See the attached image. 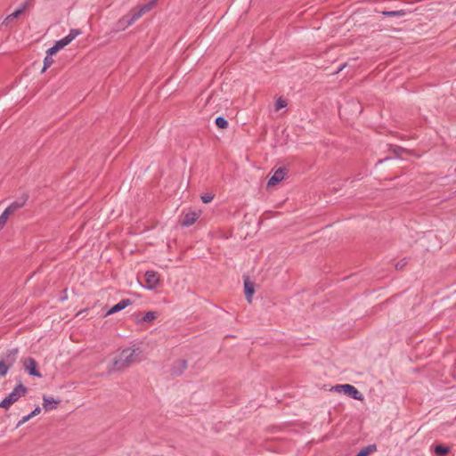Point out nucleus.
I'll list each match as a JSON object with an SVG mask.
<instances>
[{"label":"nucleus","mask_w":456,"mask_h":456,"mask_svg":"<svg viewBox=\"0 0 456 456\" xmlns=\"http://www.w3.org/2000/svg\"><path fill=\"white\" fill-rule=\"evenodd\" d=\"M407 264V262L405 260H402L400 262H398L396 265H395V268L397 270H401L403 268V266Z\"/></svg>","instance_id":"nucleus-30"},{"label":"nucleus","mask_w":456,"mask_h":456,"mask_svg":"<svg viewBox=\"0 0 456 456\" xmlns=\"http://www.w3.org/2000/svg\"><path fill=\"white\" fill-rule=\"evenodd\" d=\"M244 290H245V295H246L247 300L249 303H251L252 297L255 292L254 284L249 282L248 281H244Z\"/></svg>","instance_id":"nucleus-15"},{"label":"nucleus","mask_w":456,"mask_h":456,"mask_svg":"<svg viewBox=\"0 0 456 456\" xmlns=\"http://www.w3.org/2000/svg\"><path fill=\"white\" fill-rule=\"evenodd\" d=\"M144 278L146 284L142 286L150 290L154 289L159 281V274L151 270L145 272Z\"/></svg>","instance_id":"nucleus-4"},{"label":"nucleus","mask_w":456,"mask_h":456,"mask_svg":"<svg viewBox=\"0 0 456 456\" xmlns=\"http://www.w3.org/2000/svg\"><path fill=\"white\" fill-rule=\"evenodd\" d=\"M217 127L224 129L228 126V121L224 117H217L215 119Z\"/></svg>","instance_id":"nucleus-21"},{"label":"nucleus","mask_w":456,"mask_h":456,"mask_svg":"<svg viewBox=\"0 0 456 456\" xmlns=\"http://www.w3.org/2000/svg\"><path fill=\"white\" fill-rule=\"evenodd\" d=\"M159 316L158 312L149 311L147 312L141 319H136V323L140 324L141 322H152Z\"/></svg>","instance_id":"nucleus-13"},{"label":"nucleus","mask_w":456,"mask_h":456,"mask_svg":"<svg viewBox=\"0 0 456 456\" xmlns=\"http://www.w3.org/2000/svg\"><path fill=\"white\" fill-rule=\"evenodd\" d=\"M355 456H359V454L357 453Z\"/></svg>","instance_id":"nucleus-35"},{"label":"nucleus","mask_w":456,"mask_h":456,"mask_svg":"<svg viewBox=\"0 0 456 456\" xmlns=\"http://www.w3.org/2000/svg\"><path fill=\"white\" fill-rule=\"evenodd\" d=\"M382 14L390 17H403L406 14V12L404 10L385 11L382 12Z\"/></svg>","instance_id":"nucleus-18"},{"label":"nucleus","mask_w":456,"mask_h":456,"mask_svg":"<svg viewBox=\"0 0 456 456\" xmlns=\"http://www.w3.org/2000/svg\"><path fill=\"white\" fill-rule=\"evenodd\" d=\"M43 408L45 411H52L55 409L57 407V404L60 403L59 400H55L53 397H47L45 395L43 397Z\"/></svg>","instance_id":"nucleus-12"},{"label":"nucleus","mask_w":456,"mask_h":456,"mask_svg":"<svg viewBox=\"0 0 456 456\" xmlns=\"http://www.w3.org/2000/svg\"><path fill=\"white\" fill-rule=\"evenodd\" d=\"M30 419V416H24L17 424V428L20 427L21 425H23L24 423H26L27 421H28Z\"/></svg>","instance_id":"nucleus-29"},{"label":"nucleus","mask_w":456,"mask_h":456,"mask_svg":"<svg viewBox=\"0 0 456 456\" xmlns=\"http://www.w3.org/2000/svg\"><path fill=\"white\" fill-rule=\"evenodd\" d=\"M198 218H199L198 213H196L194 211L188 212L183 216V219L182 221V225L185 226V227H189V226L192 225L197 221Z\"/></svg>","instance_id":"nucleus-10"},{"label":"nucleus","mask_w":456,"mask_h":456,"mask_svg":"<svg viewBox=\"0 0 456 456\" xmlns=\"http://www.w3.org/2000/svg\"><path fill=\"white\" fill-rule=\"evenodd\" d=\"M141 351L138 347H128L122 350L118 359H116L111 367L109 368V372L121 370L127 368L132 363L138 360Z\"/></svg>","instance_id":"nucleus-1"},{"label":"nucleus","mask_w":456,"mask_h":456,"mask_svg":"<svg viewBox=\"0 0 456 456\" xmlns=\"http://www.w3.org/2000/svg\"><path fill=\"white\" fill-rule=\"evenodd\" d=\"M26 200H19L11 203L5 209L11 214H14L17 210L21 208L25 204Z\"/></svg>","instance_id":"nucleus-14"},{"label":"nucleus","mask_w":456,"mask_h":456,"mask_svg":"<svg viewBox=\"0 0 456 456\" xmlns=\"http://www.w3.org/2000/svg\"><path fill=\"white\" fill-rule=\"evenodd\" d=\"M331 390L343 393L349 397L358 401L363 400V395L353 385L350 384L337 385L334 386Z\"/></svg>","instance_id":"nucleus-3"},{"label":"nucleus","mask_w":456,"mask_h":456,"mask_svg":"<svg viewBox=\"0 0 456 456\" xmlns=\"http://www.w3.org/2000/svg\"><path fill=\"white\" fill-rule=\"evenodd\" d=\"M157 0H151L148 4H145L140 6L138 9L132 10L131 12L135 17L136 20L140 19L144 13L152 9V7L156 4Z\"/></svg>","instance_id":"nucleus-8"},{"label":"nucleus","mask_w":456,"mask_h":456,"mask_svg":"<svg viewBox=\"0 0 456 456\" xmlns=\"http://www.w3.org/2000/svg\"><path fill=\"white\" fill-rule=\"evenodd\" d=\"M10 216H11V214L6 209H4V212L1 214V216H0V230H2L4 227Z\"/></svg>","instance_id":"nucleus-22"},{"label":"nucleus","mask_w":456,"mask_h":456,"mask_svg":"<svg viewBox=\"0 0 456 456\" xmlns=\"http://www.w3.org/2000/svg\"><path fill=\"white\" fill-rule=\"evenodd\" d=\"M213 199L214 195L210 193L204 194L201 196V200L203 201V203H209L213 200Z\"/></svg>","instance_id":"nucleus-27"},{"label":"nucleus","mask_w":456,"mask_h":456,"mask_svg":"<svg viewBox=\"0 0 456 456\" xmlns=\"http://www.w3.org/2000/svg\"><path fill=\"white\" fill-rule=\"evenodd\" d=\"M285 175V168L279 167L268 180L267 186L276 185L278 183L281 182L284 179Z\"/></svg>","instance_id":"nucleus-7"},{"label":"nucleus","mask_w":456,"mask_h":456,"mask_svg":"<svg viewBox=\"0 0 456 456\" xmlns=\"http://www.w3.org/2000/svg\"><path fill=\"white\" fill-rule=\"evenodd\" d=\"M8 369L9 366L7 364H5L4 362H0V377L5 376Z\"/></svg>","instance_id":"nucleus-26"},{"label":"nucleus","mask_w":456,"mask_h":456,"mask_svg":"<svg viewBox=\"0 0 456 456\" xmlns=\"http://www.w3.org/2000/svg\"><path fill=\"white\" fill-rule=\"evenodd\" d=\"M28 416H30V419H31L32 417H34V414L32 412H30L29 414H28Z\"/></svg>","instance_id":"nucleus-33"},{"label":"nucleus","mask_w":456,"mask_h":456,"mask_svg":"<svg viewBox=\"0 0 456 456\" xmlns=\"http://www.w3.org/2000/svg\"><path fill=\"white\" fill-rule=\"evenodd\" d=\"M287 106V102L282 98H278L275 102V110H279Z\"/></svg>","instance_id":"nucleus-25"},{"label":"nucleus","mask_w":456,"mask_h":456,"mask_svg":"<svg viewBox=\"0 0 456 456\" xmlns=\"http://www.w3.org/2000/svg\"><path fill=\"white\" fill-rule=\"evenodd\" d=\"M57 52H59L58 48H56V46L53 45L52 47H50L47 51H46V54L49 55V56H53V54H55Z\"/></svg>","instance_id":"nucleus-28"},{"label":"nucleus","mask_w":456,"mask_h":456,"mask_svg":"<svg viewBox=\"0 0 456 456\" xmlns=\"http://www.w3.org/2000/svg\"><path fill=\"white\" fill-rule=\"evenodd\" d=\"M17 354H18V349H12L10 351L9 355L12 356V359H14L16 357Z\"/></svg>","instance_id":"nucleus-31"},{"label":"nucleus","mask_w":456,"mask_h":456,"mask_svg":"<svg viewBox=\"0 0 456 456\" xmlns=\"http://www.w3.org/2000/svg\"><path fill=\"white\" fill-rule=\"evenodd\" d=\"M25 9L26 4H23V6L20 7L19 9L12 12L10 15H8L5 19V22H8L9 20L16 19L19 16H20L24 12Z\"/></svg>","instance_id":"nucleus-16"},{"label":"nucleus","mask_w":456,"mask_h":456,"mask_svg":"<svg viewBox=\"0 0 456 456\" xmlns=\"http://www.w3.org/2000/svg\"><path fill=\"white\" fill-rule=\"evenodd\" d=\"M41 411V409L39 407H37L34 411L31 412L34 414V416L37 415Z\"/></svg>","instance_id":"nucleus-32"},{"label":"nucleus","mask_w":456,"mask_h":456,"mask_svg":"<svg viewBox=\"0 0 456 456\" xmlns=\"http://www.w3.org/2000/svg\"><path fill=\"white\" fill-rule=\"evenodd\" d=\"M25 370L28 372L29 375L34 377L41 378V373L37 370V363L36 360L32 357L27 358L23 362Z\"/></svg>","instance_id":"nucleus-6"},{"label":"nucleus","mask_w":456,"mask_h":456,"mask_svg":"<svg viewBox=\"0 0 456 456\" xmlns=\"http://www.w3.org/2000/svg\"><path fill=\"white\" fill-rule=\"evenodd\" d=\"M377 450V447L375 444H370L364 448H362L359 452V456H368L370 455V453L376 452Z\"/></svg>","instance_id":"nucleus-17"},{"label":"nucleus","mask_w":456,"mask_h":456,"mask_svg":"<svg viewBox=\"0 0 456 456\" xmlns=\"http://www.w3.org/2000/svg\"><path fill=\"white\" fill-rule=\"evenodd\" d=\"M187 368V362L185 360H178L173 365L171 371L174 375L181 374Z\"/></svg>","instance_id":"nucleus-11"},{"label":"nucleus","mask_w":456,"mask_h":456,"mask_svg":"<svg viewBox=\"0 0 456 456\" xmlns=\"http://www.w3.org/2000/svg\"><path fill=\"white\" fill-rule=\"evenodd\" d=\"M449 452H450L449 447L444 446V445H442V444H437V445H436V447H435V452H436V455H438V456H444V455H446Z\"/></svg>","instance_id":"nucleus-19"},{"label":"nucleus","mask_w":456,"mask_h":456,"mask_svg":"<svg viewBox=\"0 0 456 456\" xmlns=\"http://www.w3.org/2000/svg\"><path fill=\"white\" fill-rule=\"evenodd\" d=\"M53 62V57L46 54L44 59V66L42 69V72H45Z\"/></svg>","instance_id":"nucleus-23"},{"label":"nucleus","mask_w":456,"mask_h":456,"mask_svg":"<svg viewBox=\"0 0 456 456\" xmlns=\"http://www.w3.org/2000/svg\"><path fill=\"white\" fill-rule=\"evenodd\" d=\"M345 67V64L339 68V70H342V69Z\"/></svg>","instance_id":"nucleus-34"},{"label":"nucleus","mask_w":456,"mask_h":456,"mask_svg":"<svg viewBox=\"0 0 456 456\" xmlns=\"http://www.w3.org/2000/svg\"><path fill=\"white\" fill-rule=\"evenodd\" d=\"M27 392V387L22 384H18L14 389L0 402V408L8 409L12 403L18 401V399L24 395Z\"/></svg>","instance_id":"nucleus-2"},{"label":"nucleus","mask_w":456,"mask_h":456,"mask_svg":"<svg viewBox=\"0 0 456 456\" xmlns=\"http://www.w3.org/2000/svg\"><path fill=\"white\" fill-rule=\"evenodd\" d=\"M81 34V31L77 28H72L69 30V33L64 37L68 42L70 44L77 36Z\"/></svg>","instance_id":"nucleus-20"},{"label":"nucleus","mask_w":456,"mask_h":456,"mask_svg":"<svg viewBox=\"0 0 456 456\" xmlns=\"http://www.w3.org/2000/svg\"><path fill=\"white\" fill-rule=\"evenodd\" d=\"M69 43L68 42V40L63 37L60 40H57L54 44V45L56 46V48H58V50H61L62 48H64L66 45H68Z\"/></svg>","instance_id":"nucleus-24"},{"label":"nucleus","mask_w":456,"mask_h":456,"mask_svg":"<svg viewBox=\"0 0 456 456\" xmlns=\"http://www.w3.org/2000/svg\"><path fill=\"white\" fill-rule=\"evenodd\" d=\"M132 301L128 298L122 299L118 304L114 305L108 312L107 315L113 314L115 313H118L123 309H125L126 306L131 305Z\"/></svg>","instance_id":"nucleus-9"},{"label":"nucleus","mask_w":456,"mask_h":456,"mask_svg":"<svg viewBox=\"0 0 456 456\" xmlns=\"http://www.w3.org/2000/svg\"><path fill=\"white\" fill-rule=\"evenodd\" d=\"M137 20L130 12L129 14L122 17L116 23V31L125 30L126 28L132 26Z\"/></svg>","instance_id":"nucleus-5"}]
</instances>
